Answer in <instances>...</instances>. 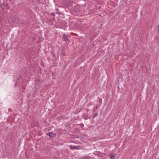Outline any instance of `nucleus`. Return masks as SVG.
Returning <instances> with one entry per match:
<instances>
[{"instance_id":"f257e3e1","label":"nucleus","mask_w":159,"mask_h":159,"mask_svg":"<svg viewBox=\"0 0 159 159\" xmlns=\"http://www.w3.org/2000/svg\"><path fill=\"white\" fill-rule=\"evenodd\" d=\"M62 39H63L64 41L65 42L68 43L69 42L70 40L69 39H68L66 35L65 34H64L63 35Z\"/></svg>"},{"instance_id":"f03ea898","label":"nucleus","mask_w":159,"mask_h":159,"mask_svg":"<svg viewBox=\"0 0 159 159\" xmlns=\"http://www.w3.org/2000/svg\"><path fill=\"white\" fill-rule=\"evenodd\" d=\"M47 135L51 137H54L56 135V134L50 132L48 133Z\"/></svg>"},{"instance_id":"7ed1b4c3","label":"nucleus","mask_w":159,"mask_h":159,"mask_svg":"<svg viewBox=\"0 0 159 159\" xmlns=\"http://www.w3.org/2000/svg\"><path fill=\"white\" fill-rule=\"evenodd\" d=\"M70 148L71 149H79L80 148V147L78 146H72L70 145Z\"/></svg>"},{"instance_id":"20e7f679","label":"nucleus","mask_w":159,"mask_h":159,"mask_svg":"<svg viewBox=\"0 0 159 159\" xmlns=\"http://www.w3.org/2000/svg\"><path fill=\"white\" fill-rule=\"evenodd\" d=\"M110 4L113 7H115L116 6V4L113 1H111L110 2Z\"/></svg>"},{"instance_id":"39448f33","label":"nucleus","mask_w":159,"mask_h":159,"mask_svg":"<svg viewBox=\"0 0 159 159\" xmlns=\"http://www.w3.org/2000/svg\"><path fill=\"white\" fill-rule=\"evenodd\" d=\"M115 157V155H112L110 156V158L111 159H114Z\"/></svg>"},{"instance_id":"423d86ee","label":"nucleus","mask_w":159,"mask_h":159,"mask_svg":"<svg viewBox=\"0 0 159 159\" xmlns=\"http://www.w3.org/2000/svg\"><path fill=\"white\" fill-rule=\"evenodd\" d=\"M97 113H96L95 114H94V116L93 117V118L95 117L97 115Z\"/></svg>"},{"instance_id":"0eeeda50","label":"nucleus","mask_w":159,"mask_h":159,"mask_svg":"<svg viewBox=\"0 0 159 159\" xmlns=\"http://www.w3.org/2000/svg\"><path fill=\"white\" fill-rule=\"evenodd\" d=\"M10 8V7H8V8Z\"/></svg>"}]
</instances>
